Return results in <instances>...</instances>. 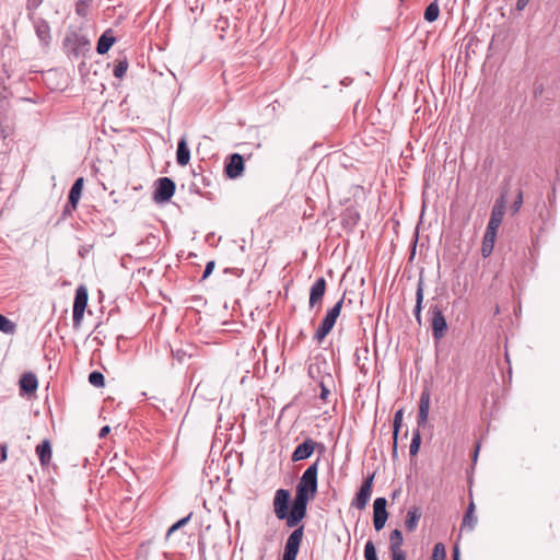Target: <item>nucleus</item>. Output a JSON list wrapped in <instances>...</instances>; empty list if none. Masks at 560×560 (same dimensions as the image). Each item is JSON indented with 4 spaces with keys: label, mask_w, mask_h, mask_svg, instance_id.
Listing matches in <instances>:
<instances>
[{
    "label": "nucleus",
    "mask_w": 560,
    "mask_h": 560,
    "mask_svg": "<svg viewBox=\"0 0 560 560\" xmlns=\"http://www.w3.org/2000/svg\"><path fill=\"white\" fill-rule=\"evenodd\" d=\"M319 458L311 464L302 474L296 487L295 495L291 502V493L288 489H278L273 498V512L278 520L285 521L289 528H298L307 514V505L318 490Z\"/></svg>",
    "instance_id": "1"
},
{
    "label": "nucleus",
    "mask_w": 560,
    "mask_h": 560,
    "mask_svg": "<svg viewBox=\"0 0 560 560\" xmlns=\"http://www.w3.org/2000/svg\"><path fill=\"white\" fill-rule=\"evenodd\" d=\"M343 301L345 299L341 298L338 302H336V304L329 308L323 320L320 322L318 328L316 329L314 336H313V339L317 342V343H322V341L326 338V336L331 331V329L334 328L336 322H337V318L339 317L340 315V312H341V308H342V305H343Z\"/></svg>",
    "instance_id": "2"
},
{
    "label": "nucleus",
    "mask_w": 560,
    "mask_h": 560,
    "mask_svg": "<svg viewBox=\"0 0 560 560\" xmlns=\"http://www.w3.org/2000/svg\"><path fill=\"white\" fill-rule=\"evenodd\" d=\"M65 46L70 56L79 58L90 51L91 42L85 35L71 32L65 38Z\"/></svg>",
    "instance_id": "3"
},
{
    "label": "nucleus",
    "mask_w": 560,
    "mask_h": 560,
    "mask_svg": "<svg viewBox=\"0 0 560 560\" xmlns=\"http://www.w3.org/2000/svg\"><path fill=\"white\" fill-rule=\"evenodd\" d=\"M89 293L85 285H79L75 290L73 307H72V322L73 327L79 328L81 326L84 311L88 306Z\"/></svg>",
    "instance_id": "4"
},
{
    "label": "nucleus",
    "mask_w": 560,
    "mask_h": 560,
    "mask_svg": "<svg viewBox=\"0 0 560 560\" xmlns=\"http://www.w3.org/2000/svg\"><path fill=\"white\" fill-rule=\"evenodd\" d=\"M304 536V525L299 526L293 529V532L289 535L281 560H296L302 540Z\"/></svg>",
    "instance_id": "5"
},
{
    "label": "nucleus",
    "mask_w": 560,
    "mask_h": 560,
    "mask_svg": "<svg viewBox=\"0 0 560 560\" xmlns=\"http://www.w3.org/2000/svg\"><path fill=\"white\" fill-rule=\"evenodd\" d=\"M176 189L175 182L170 177H161L155 182L153 200L156 203H165L171 200Z\"/></svg>",
    "instance_id": "6"
},
{
    "label": "nucleus",
    "mask_w": 560,
    "mask_h": 560,
    "mask_svg": "<svg viewBox=\"0 0 560 560\" xmlns=\"http://www.w3.org/2000/svg\"><path fill=\"white\" fill-rule=\"evenodd\" d=\"M429 312L432 314L431 327L434 340H441L447 331L446 318L439 305H431Z\"/></svg>",
    "instance_id": "7"
},
{
    "label": "nucleus",
    "mask_w": 560,
    "mask_h": 560,
    "mask_svg": "<svg viewBox=\"0 0 560 560\" xmlns=\"http://www.w3.org/2000/svg\"><path fill=\"white\" fill-rule=\"evenodd\" d=\"M374 476L375 475L372 474L363 480L358 492L355 493V497L351 501V506L357 508L360 511L365 509L372 494Z\"/></svg>",
    "instance_id": "8"
},
{
    "label": "nucleus",
    "mask_w": 560,
    "mask_h": 560,
    "mask_svg": "<svg viewBox=\"0 0 560 560\" xmlns=\"http://www.w3.org/2000/svg\"><path fill=\"white\" fill-rule=\"evenodd\" d=\"M505 205H506V195L505 191H502L500 197L495 200L490 219L487 225V231L497 232L499 226L502 223L504 211H505Z\"/></svg>",
    "instance_id": "9"
},
{
    "label": "nucleus",
    "mask_w": 560,
    "mask_h": 560,
    "mask_svg": "<svg viewBox=\"0 0 560 560\" xmlns=\"http://www.w3.org/2000/svg\"><path fill=\"white\" fill-rule=\"evenodd\" d=\"M316 447H319L320 450H324V445L320 443L315 442L311 438H306L301 444H299L292 455L291 460L292 462H300L310 458L313 453L315 452Z\"/></svg>",
    "instance_id": "10"
},
{
    "label": "nucleus",
    "mask_w": 560,
    "mask_h": 560,
    "mask_svg": "<svg viewBox=\"0 0 560 560\" xmlns=\"http://www.w3.org/2000/svg\"><path fill=\"white\" fill-rule=\"evenodd\" d=\"M84 185V178L79 177L74 180L72 184L69 195H68V203L65 206L63 214H71L72 211H74L78 207L79 200L82 195Z\"/></svg>",
    "instance_id": "11"
},
{
    "label": "nucleus",
    "mask_w": 560,
    "mask_h": 560,
    "mask_svg": "<svg viewBox=\"0 0 560 560\" xmlns=\"http://www.w3.org/2000/svg\"><path fill=\"white\" fill-rule=\"evenodd\" d=\"M327 283L324 277H319L315 280L310 289V300L308 304L311 308L322 306L323 298L326 293Z\"/></svg>",
    "instance_id": "12"
},
{
    "label": "nucleus",
    "mask_w": 560,
    "mask_h": 560,
    "mask_svg": "<svg viewBox=\"0 0 560 560\" xmlns=\"http://www.w3.org/2000/svg\"><path fill=\"white\" fill-rule=\"evenodd\" d=\"M224 171L229 178H237L241 176L244 171L243 156L238 153L231 154L225 162Z\"/></svg>",
    "instance_id": "13"
},
{
    "label": "nucleus",
    "mask_w": 560,
    "mask_h": 560,
    "mask_svg": "<svg viewBox=\"0 0 560 560\" xmlns=\"http://www.w3.org/2000/svg\"><path fill=\"white\" fill-rule=\"evenodd\" d=\"M429 409H430V393L425 388L422 392V394L420 396V400H419V413H418V419H417L418 427H424L427 424L428 417H429Z\"/></svg>",
    "instance_id": "14"
},
{
    "label": "nucleus",
    "mask_w": 560,
    "mask_h": 560,
    "mask_svg": "<svg viewBox=\"0 0 560 560\" xmlns=\"http://www.w3.org/2000/svg\"><path fill=\"white\" fill-rule=\"evenodd\" d=\"M308 374L311 378L317 384V385H329L334 383V378L331 374L324 373L322 374L320 365L318 363H312L308 366Z\"/></svg>",
    "instance_id": "15"
},
{
    "label": "nucleus",
    "mask_w": 560,
    "mask_h": 560,
    "mask_svg": "<svg viewBox=\"0 0 560 560\" xmlns=\"http://www.w3.org/2000/svg\"><path fill=\"white\" fill-rule=\"evenodd\" d=\"M190 161V150L188 148L186 137H182L177 143L176 162L180 166H185Z\"/></svg>",
    "instance_id": "16"
},
{
    "label": "nucleus",
    "mask_w": 560,
    "mask_h": 560,
    "mask_svg": "<svg viewBox=\"0 0 560 560\" xmlns=\"http://www.w3.org/2000/svg\"><path fill=\"white\" fill-rule=\"evenodd\" d=\"M116 38L113 35V31L110 28L106 30L98 38L96 45V51L100 55L106 54L110 47L114 45Z\"/></svg>",
    "instance_id": "17"
},
{
    "label": "nucleus",
    "mask_w": 560,
    "mask_h": 560,
    "mask_svg": "<svg viewBox=\"0 0 560 560\" xmlns=\"http://www.w3.org/2000/svg\"><path fill=\"white\" fill-rule=\"evenodd\" d=\"M421 515V511L418 506H411L408 509L405 520V527L409 533H412L417 529Z\"/></svg>",
    "instance_id": "18"
},
{
    "label": "nucleus",
    "mask_w": 560,
    "mask_h": 560,
    "mask_svg": "<svg viewBox=\"0 0 560 560\" xmlns=\"http://www.w3.org/2000/svg\"><path fill=\"white\" fill-rule=\"evenodd\" d=\"M36 454L38 456L39 463L43 467L47 466L51 459V444L49 440H44L40 444L36 446Z\"/></svg>",
    "instance_id": "19"
},
{
    "label": "nucleus",
    "mask_w": 560,
    "mask_h": 560,
    "mask_svg": "<svg viewBox=\"0 0 560 560\" xmlns=\"http://www.w3.org/2000/svg\"><path fill=\"white\" fill-rule=\"evenodd\" d=\"M402 415H404V409L400 408L398 409L395 415H394V420H393V456H397V439H398V433H399V430H400V427H401V423H402Z\"/></svg>",
    "instance_id": "20"
},
{
    "label": "nucleus",
    "mask_w": 560,
    "mask_h": 560,
    "mask_svg": "<svg viewBox=\"0 0 560 560\" xmlns=\"http://www.w3.org/2000/svg\"><path fill=\"white\" fill-rule=\"evenodd\" d=\"M423 279L420 277L417 284V291H416V306L413 310V314L416 317V320L419 325H421V311H422V302H423Z\"/></svg>",
    "instance_id": "21"
},
{
    "label": "nucleus",
    "mask_w": 560,
    "mask_h": 560,
    "mask_svg": "<svg viewBox=\"0 0 560 560\" xmlns=\"http://www.w3.org/2000/svg\"><path fill=\"white\" fill-rule=\"evenodd\" d=\"M497 232L487 231L483 235L482 246H481V255L483 257H488L491 255L493 247H494V241H495Z\"/></svg>",
    "instance_id": "22"
},
{
    "label": "nucleus",
    "mask_w": 560,
    "mask_h": 560,
    "mask_svg": "<svg viewBox=\"0 0 560 560\" xmlns=\"http://www.w3.org/2000/svg\"><path fill=\"white\" fill-rule=\"evenodd\" d=\"M387 500L384 497L376 498L373 503V517L382 520L388 518V512L386 510Z\"/></svg>",
    "instance_id": "23"
},
{
    "label": "nucleus",
    "mask_w": 560,
    "mask_h": 560,
    "mask_svg": "<svg viewBox=\"0 0 560 560\" xmlns=\"http://www.w3.org/2000/svg\"><path fill=\"white\" fill-rule=\"evenodd\" d=\"M474 511H475V504H474V502H470V504L468 505L466 513L464 515L462 528L468 527L469 529H474V527L477 523V518L474 515Z\"/></svg>",
    "instance_id": "24"
},
{
    "label": "nucleus",
    "mask_w": 560,
    "mask_h": 560,
    "mask_svg": "<svg viewBox=\"0 0 560 560\" xmlns=\"http://www.w3.org/2000/svg\"><path fill=\"white\" fill-rule=\"evenodd\" d=\"M404 542L402 533L400 529H394L389 535V550L397 551L401 550V545Z\"/></svg>",
    "instance_id": "25"
},
{
    "label": "nucleus",
    "mask_w": 560,
    "mask_h": 560,
    "mask_svg": "<svg viewBox=\"0 0 560 560\" xmlns=\"http://www.w3.org/2000/svg\"><path fill=\"white\" fill-rule=\"evenodd\" d=\"M440 15V8H439V3H438V0H434L432 1L424 10V20L427 22H434L438 20Z\"/></svg>",
    "instance_id": "26"
},
{
    "label": "nucleus",
    "mask_w": 560,
    "mask_h": 560,
    "mask_svg": "<svg viewBox=\"0 0 560 560\" xmlns=\"http://www.w3.org/2000/svg\"><path fill=\"white\" fill-rule=\"evenodd\" d=\"M420 445H421V433L418 428V429L413 430V432H412V439H411V443L409 446V453L411 456H416L418 454Z\"/></svg>",
    "instance_id": "27"
},
{
    "label": "nucleus",
    "mask_w": 560,
    "mask_h": 560,
    "mask_svg": "<svg viewBox=\"0 0 560 560\" xmlns=\"http://www.w3.org/2000/svg\"><path fill=\"white\" fill-rule=\"evenodd\" d=\"M16 325L4 315L0 314V331L13 335L15 332Z\"/></svg>",
    "instance_id": "28"
},
{
    "label": "nucleus",
    "mask_w": 560,
    "mask_h": 560,
    "mask_svg": "<svg viewBox=\"0 0 560 560\" xmlns=\"http://www.w3.org/2000/svg\"><path fill=\"white\" fill-rule=\"evenodd\" d=\"M128 66L129 63L127 58L119 60L114 68V77L117 79H122L128 70Z\"/></svg>",
    "instance_id": "29"
},
{
    "label": "nucleus",
    "mask_w": 560,
    "mask_h": 560,
    "mask_svg": "<svg viewBox=\"0 0 560 560\" xmlns=\"http://www.w3.org/2000/svg\"><path fill=\"white\" fill-rule=\"evenodd\" d=\"M18 385H38L37 376L33 372H25L21 375Z\"/></svg>",
    "instance_id": "30"
},
{
    "label": "nucleus",
    "mask_w": 560,
    "mask_h": 560,
    "mask_svg": "<svg viewBox=\"0 0 560 560\" xmlns=\"http://www.w3.org/2000/svg\"><path fill=\"white\" fill-rule=\"evenodd\" d=\"M192 516V512H190L187 516L178 520L177 522H175L167 530L166 533V537H170L173 533H175L176 530L180 529L182 527H184L191 518Z\"/></svg>",
    "instance_id": "31"
},
{
    "label": "nucleus",
    "mask_w": 560,
    "mask_h": 560,
    "mask_svg": "<svg viewBox=\"0 0 560 560\" xmlns=\"http://www.w3.org/2000/svg\"><path fill=\"white\" fill-rule=\"evenodd\" d=\"M365 560H378L375 545L372 540H368L364 546Z\"/></svg>",
    "instance_id": "32"
},
{
    "label": "nucleus",
    "mask_w": 560,
    "mask_h": 560,
    "mask_svg": "<svg viewBox=\"0 0 560 560\" xmlns=\"http://www.w3.org/2000/svg\"><path fill=\"white\" fill-rule=\"evenodd\" d=\"M446 550L442 542H438L433 547L431 560H445Z\"/></svg>",
    "instance_id": "33"
},
{
    "label": "nucleus",
    "mask_w": 560,
    "mask_h": 560,
    "mask_svg": "<svg viewBox=\"0 0 560 560\" xmlns=\"http://www.w3.org/2000/svg\"><path fill=\"white\" fill-rule=\"evenodd\" d=\"M90 385L100 386L104 385V375L100 371H92L88 377Z\"/></svg>",
    "instance_id": "34"
},
{
    "label": "nucleus",
    "mask_w": 560,
    "mask_h": 560,
    "mask_svg": "<svg viewBox=\"0 0 560 560\" xmlns=\"http://www.w3.org/2000/svg\"><path fill=\"white\" fill-rule=\"evenodd\" d=\"M38 387H20V396L24 399L32 400L36 398Z\"/></svg>",
    "instance_id": "35"
},
{
    "label": "nucleus",
    "mask_w": 560,
    "mask_h": 560,
    "mask_svg": "<svg viewBox=\"0 0 560 560\" xmlns=\"http://www.w3.org/2000/svg\"><path fill=\"white\" fill-rule=\"evenodd\" d=\"M522 205H523V192L521 189H518L517 195L511 206L512 214L517 213L520 211Z\"/></svg>",
    "instance_id": "36"
},
{
    "label": "nucleus",
    "mask_w": 560,
    "mask_h": 560,
    "mask_svg": "<svg viewBox=\"0 0 560 560\" xmlns=\"http://www.w3.org/2000/svg\"><path fill=\"white\" fill-rule=\"evenodd\" d=\"M75 12L80 16H85L88 13V2L85 0L77 2Z\"/></svg>",
    "instance_id": "37"
},
{
    "label": "nucleus",
    "mask_w": 560,
    "mask_h": 560,
    "mask_svg": "<svg viewBox=\"0 0 560 560\" xmlns=\"http://www.w3.org/2000/svg\"><path fill=\"white\" fill-rule=\"evenodd\" d=\"M214 266H215L214 260H210L207 262L203 273H202V277H201L202 280L207 279L212 273Z\"/></svg>",
    "instance_id": "38"
},
{
    "label": "nucleus",
    "mask_w": 560,
    "mask_h": 560,
    "mask_svg": "<svg viewBox=\"0 0 560 560\" xmlns=\"http://www.w3.org/2000/svg\"><path fill=\"white\" fill-rule=\"evenodd\" d=\"M173 357L179 362L183 363L186 357V352L182 349L173 350Z\"/></svg>",
    "instance_id": "39"
},
{
    "label": "nucleus",
    "mask_w": 560,
    "mask_h": 560,
    "mask_svg": "<svg viewBox=\"0 0 560 560\" xmlns=\"http://www.w3.org/2000/svg\"><path fill=\"white\" fill-rule=\"evenodd\" d=\"M387 520H382L378 517H373V525L376 532H380L384 528Z\"/></svg>",
    "instance_id": "40"
},
{
    "label": "nucleus",
    "mask_w": 560,
    "mask_h": 560,
    "mask_svg": "<svg viewBox=\"0 0 560 560\" xmlns=\"http://www.w3.org/2000/svg\"><path fill=\"white\" fill-rule=\"evenodd\" d=\"M254 378V375L250 374L249 371H242V376H241V380H240V383L241 385H245L248 381L253 380Z\"/></svg>",
    "instance_id": "41"
},
{
    "label": "nucleus",
    "mask_w": 560,
    "mask_h": 560,
    "mask_svg": "<svg viewBox=\"0 0 560 560\" xmlns=\"http://www.w3.org/2000/svg\"><path fill=\"white\" fill-rule=\"evenodd\" d=\"M392 560H406V553L402 550L390 551Z\"/></svg>",
    "instance_id": "42"
},
{
    "label": "nucleus",
    "mask_w": 560,
    "mask_h": 560,
    "mask_svg": "<svg viewBox=\"0 0 560 560\" xmlns=\"http://www.w3.org/2000/svg\"><path fill=\"white\" fill-rule=\"evenodd\" d=\"M530 0H516L515 9L518 12H522L525 10V8L528 5Z\"/></svg>",
    "instance_id": "43"
},
{
    "label": "nucleus",
    "mask_w": 560,
    "mask_h": 560,
    "mask_svg": "<svg viewBox=\"0 0 560 560\" xmlns=\"http://www.w3.org/2000/svg\"><path fill=\"white\" fill-rule=\"evenodd\" d=\"M8 458L7 444H0V463H3Z\"/></svg>",
    "instance_id": "44"
},
{
    "label": "nucleus",
    "mask_w": 560,
    "mask_h": 560,
    "mask_svg": "<svg viewBox=\"0 0 560 560\" xmlns=\"http://www.w3.org/2000/svg\"><path fill=\"white\" fill-rule=\"evenodd\" d=\"M42 2H43V0H27L26 8L30 11L35 10L40 5Z\"/></svg>",
    "instance_id": "45"
},
{
    "label": "nucleus",
    "mask_w": 560,
    "mask_h": 560,
    "mask_svg": "<svg viewBox=\"0 0 560 560\" xmlns=\"http://www.w3.org/2000/svg\"><path fill=\"white\" fill-rule=\"evenodd\" d=\"M110 432V427L109 425H104L100 432H98V438L100 439H104L106 438Z\"/></svg>",
    "instance_id": "46"
},
{
    "label": "nucleus",
    "mask_w": 560,
    "mask_h": 560,
    "mask_svg": "<svg viewBox=\"0 0 560 560\" xmlns=\"http://www.w3.org/2000/svg\"><path fill=\"white\" fill-rule=\"evenodd\" d=\"M452 560H460V551L458 545L453 548Z\"/></svg>",
    "instance_id": "47"
},
{
    "label": "nucleus",
    "mask_w": 560,
    "mask_h": 560,
    "mask_svg": "<svg viewBox=\"0 0 560 560\" xmlns=\"http://www.w3.org/2000/svg\"><path fill=\"white\" fill-rule=\"evenodd\" d=\"M47 34H48V26H45L44 30L40 27L37 28V35L40 39H44Z\"/></svg>",
    "instance_id": "48"
},
{
    "label": "nucleus",
    "mask_w": 560,
    "mask_h": 560,
    "mask_svg": "<svg viewBox=\"0 0 560 560\" xmlns=\"http://www.w3.org/2000/svg\"><path fill=\"white\" fill-rule=\"evenodd\" d=\"M320 398L326 400L328 395L330 394L329 387H320Z\"/></svg>",
    "instance_id": "49"
},
{
    "label": "nucleus",
    "mask_w": 560,
    "mask_h": 560,
    "mask_svg": "<svg viewBox=\"0 0 560 560\" xmlns=\"http://www.w3.org/2000/svg\"><path fill=\"white\" fill-rule=\"evenodd\" d=\"M352 82V80L350 78H345L342 81H341V84L345 85V86H348L350 85Z\"/></svg>",
    "instance_id": "50"
},
{
    "label": "nucleus",
    "mask_w": 560,
    "mask_h": 560,
    "mask_svg": "<svg viewBox=\"0 0 560 560\" xmlns=\"http://www.w3.org/2000/svg\"><path fill=\"white\" fill-rule=\"evenodd\" d=\"M474 42H475L474 37L469 38V40H468V43L466 45V55H468V47H471Z\"/></svg>",
    "instance_id": "51"
},
{
    "label": "nucleus",
    "mask_w": 560,
    "mask_h": 560,
    "mask_svg": "<svg viewBox=\"0 0 560 560\" xmlns=\"http://www.w3.org/2000/svg\"><path fill=\"white\" fill-rule=\"evenodd\" d=\"M479 445H477L476 450H475V453H474V462L477 460V457H478V453H479Z\"/></svg>",
    "instance_id": "52"
},
{
    "label": "nucleus",
    "mask_w": 560,
    "mask_h": 560,
    "mask_svg": "<svg viewBox=\"0 0 560 560\" xmlns=\"http://www.w3.org/2000/svg\"><path fill=\"white\" fill-rule=\"evenodd\" d=\"M400 1L402 2L404 0H400Z\"/></svg>",
    "instance_id": "53"
}]
</instances>
